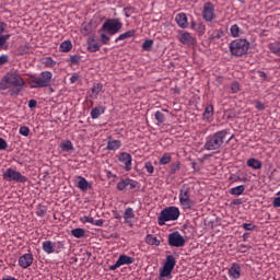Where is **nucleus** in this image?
Returning a JSON list of instances; mask_svg holds the SVG:
<instances>
[{"instance_id": "f257e3e1", "label": "nucleus", "mask_w": 280, "mask_h": 280, "mask_svg": "<svg viewBox=\"0 0 280 280\" xmlns=\"http://www.w3.org/2000/svg\"><path fill=\"white\" fill-rule=\"evenodd\" d=\"M52 79L51 71H42L39 74H30L26 82L31 89H47V86H51Z\"/></svg>"}, {"instance_id": "f03ea898", "label": "nucleus", "mask_w": 280, "mask_h": 280, "mask_svg": "<svg viewBox=\"0 0 280 280\" xmlns=\"http://www.w3.org/2000/svg\"><path fill=\"white\" fill-rule=\"evenodd\" d=\"M228 136L229 130L226 129L217 131L213 135L208 136L203 145L205 150H208L209 152L220 150L226 142Z\"/></svg>"}, {"instance_id": "7ed1b4c3", "label": "nucleus", "mask_w": 280, "mask_h": 280, "mask_svg": "<svg viewBox=\"0 0 280 280\" xmlns=\"http://www.w3.org/2000/svg\"><path fill=\"white\" fill-rule=\"evenodd\" d=\"M25 80L16 72H7L0 81V91H8L9 89H23Z\"/></svg>"}, {"instance_id": "20e7f679", "label": "nucleus", "mask_w": 280, "mask_h": 280, "mask_svg": "<svg viewBox=\"0 0 280 280\" xmlns=\"http://www.w3.org/2000/svg\"><path fill=\"white\" fill-rule=\"evenodd\" d=\"M124 27V23L119 18L116 19H107L102 27L101 32H104L105 34H109V36H115V34H119Z\"/></svg>"}, {"instance_id": "39448f33", "label": "nucleus", "mask_w": 280, "mask_h": 280, "mask_svg": "<svg viewBox=\"0 0 280 280\" xmlns=\"http://www.w3.org/2000/svg\"><path fill=\"white\" fill-rule=\"evenodd\" d=\"M180 218V210L176 207H168L161 211L158 222L163 226L166 222H172Z\"/></svg>"}, {"instance_id": "423d86ee", "label": "nucleus", "mask_w": 280, "mask_h": 280, "mask_svg": "<svg viewBox=\"0 0 280 280\" xmlns=\"http://www.w3.org/2000/svg\"><path fill=\"white\" fill-rule=\"evenodd\" d=\"M250 49V43L246 39H234L230 43V51L232 56H244Z\"/></svg>"}, {"instance_id": "0eeeda50", "label": "nucleus", "mask_w": 280, "mask_h": 280, "mask_svg": "<svg viewBox=\"0 0 280 280\" xmlns=\"http://www.w3.org/2000/svg\"><path fill=\"white\" fill-rule=\"evenodd\" d=\"M179 205L185 211L194 209V200H191V189L189 187L179 189Z\"/></svg>"}, {"instance_id": "6e6552de", "label": "nucleus", "mask_w": 280, "mask_h": 280, "mask_svg": "<svg viewBox=\"0 0 280 280\" xmlns=\"http://www.w3.org/2000/svg\"><path fill=\"white\" fill-rule=\"evenodd\" d=\"M176 267V257L173 255L166 256V260L163 265V268L160 269V277L172 279V271Z\"/></svg>"}, {"instance_id": "1a4fd4ad", "label": "nucleus", "mask_w": 280, "mask_h": 280, "mask_svg": "<svg viewBox=\"0 0 280 280\" xmlns=\"http://www.w3.org/2000/svg\"><path fill=\"white\" fill-rule=\"evenodd\" d=\"M2 178L9 183H27V177L13 168H7L2 174Z\"/></svg>"}, {"instance_id": "9d476101", "label": "nucleus", "mask_w": 280, "mask_h": 280, "mask_svg": "<svg viewBox=\"0 0 280 280\" xmlns=\"http://www.w3.org/2000/svg\"><path fill=\"white\" fill-rule=\"evenodd\" d=\"M202 19L207 23H211L212 21H215L218 15L215 14V4H212L210 1L206 2L203 4L202 9Z\"/></svg>"}, {"instance_id": "9b49d317", "label": "nucleus", "mask_w": 280, "mask_h": 280, "mask_svg": "<svg viewBox=\"0 0 280 280\" xmlns=\"http://www.w3.org/2000/svg\"><path fill=\"white\" fill-rule=\"evenodd\" d=\"M65 242L59 241L57 243H54L51 241H45L42 243V249L46 255H52V253H60V250H57L56 248H63Z\"/></svg>"}, {"instance_id": "f8f14e48", "label": "nucleus", "mask_w": 280, "mask_h": 280, "mask_svg": "<svg viewBox=\"0 0 280 280\" xmlns=\"http://www.w3.org/2000/svg\"><path fill=\"white\" fill-rule=\"evenodd\" d=\"M168 244L174 248H182L185 246V236L180 232H173L168 235Z\"/></svg>"}, {"instance_id": "ddd939ff", "label": "nucleus", "mask_w": 280, "mask_h": 280, "mask_svg": "<svg viewBox=\"0 0 280 280\" xmlns=\"http://www.w3.org/2000/svg\"><path fill=\"white\" fill-rule=\"evenodd\" d=\"M177 39L179 43H182V45H187L188 47L196 45V37H194L191 33L187 31H179Z\"/></svg>"}, {"instance_id": "4468645a", "label": "nucleus", "mask_w": 280, "mask_h": 280, "mask_svg": "<svg viewBox=\"0 0 280 280\" xmlns=\"http://www.w3.org/2000/svg\"><path fill=\"white\" fill-rule=\"evenodd\" d=\"M130 264H135L133 257L120 255L117 261L109 267V270H117V268H121V266H130Z\"/></svg>"}, {"instance_id": "2eb2a0df", "label": "nucleus", "mask_w": 280, "mask_h": 280, "mask_svg": "<svg viewBox=\"0 0 280 280\" xmlns=\"http://www.w3.org/2000/svg\"><path fill=\"white\" fill-rule=\"evenodd\" d=\"M18 264L20 268H23L24 270L30 268V266L34 264V255L32 253H27L20 256Z\"/></svg>"}, {"instance_id": "dca6fc26", "label": "nucleus", "mask_w": 280, "mask_h": 280, "mask_svg": "<svg viewBox=\"0 0 280 280\" xmlns=\"http://www.w3.org/2000/svg\"><path fill=\"white\" fill-rule=\"evenodd\" d=\"M228 276L232 280H240L242 278V265L234 262L228 270Z\"/></svg>"}, {"instance_id": "f3484780", "label": "nucleus", "mask_w": 280, "mask_h": 280, "mask_svg": "<svg viewBox=\"0 0 280 280\" xmlns=\"http://www.w3.org/2000/svg\"><path fill=\"white\" fill-rule=\"evenodd\" d=\"M119 163H122L125 165L126 172H130L132 170V155L128 152H121L118 155Z\"/></svg>"}, {"instance_id": "a211bd4d", "label": "nucleus", "mask_w": 280, "mask_h": 280, "mask_svg": "<svg viewBox=\"0 0 280 280\" xmlns=\"http://www.w3.org/2000/svg\"><path fill=\"white\" fill-rule=\"evenodd\" d=\"M175 22L177 23L178 27H180L182 30H187V27H189V22L186 13H178L175 16Z\"/></svg>"}, {"instance_id": "6ab92c4d", "label": "nucleus", "mask_w": 280, "mask_h": 280, "mask_svg": "<svg viewBox=\"0 0 280 280\" xmlns=\"http://www.w3.org/2000/svg\"><path fill=\"white\" fill-rule=\"evenodd\" d=\"M88 49L92 54H95V51H100L102 49V45L100 42L95 40V37L88 38Z\"/></svg>"}, {"instance_id": "aec40b11", "label": "nucleus", "mask_w": 280, "mask_h": 280, "mask_svg": "<svg viewBox=\"0 0 280 280\" xmlns=\"http://www.w3.org/2000/svg\"><path fill=\"white\" fill-rule=\"evenodd\" d=\"M78 184L77 187L79 189H81V191H89V189H91V183H89V180H86V178L82 177V176H78Z\"/></svg>"}, {"instance_id": "412c9836", "label": "nucleus", "mask_w": 280, "mask_h": 280, "mask_svg": "<svg viewBox=\"0 0 280 280\" xmlns=\"http://www.w3.org/2000/svg\"><path fill=\"white\" fill-rule=\"evenodd\" d=\"M124 220L125 224H132V220H135V210L132 208L125 209Z\"/></svg>"}, {"instance_id": "4be33fe9", "label": "nucleus", "mask_w": 280, "mask_h": 280, "mask_svg": "<svg viewBox=\"0 0 280 280\" xmlns=\"http://www.w3.org/2000/svg\"><path fill=\"white\" fill-rule=\"evenodd\" d=\"M104 113H106V107L104 106H97V107H94L92 110H91V117L93 119H100V116L101 115H104Z\"/></svg>"}, {"instance_id": "5701e85b", "label": "nucleus", "mask_w": 280, "mask_h": 280, "mask_svg": "<svg viewBox=\"0 0 280 280\" xmlns=\"http://www.w3.org/2000/svg\"><path fill=\"white\" fill-rule=\"evenodd\" d=\"M135 34H137V31L129 30L125 33H121L116 39L115 43H119V40H126L128 38H133Z\"/></svg>"}, {"instance_id": "b1692460", "label": "nucleus", "mask_w": 280, "mask_h": 280, "mask_svg": "<svg viewBox=\"0 0 280 280\" xmlns=\"http://www.w3.org/2000/svg\"><path fill=\"white\" fill-rule=\"evenodd\" d=\"M205 121H213V105H208L203 112Z\"/></svg>"}, {"instance_id": "393cba45", "label": "nucleus", "mask_w": 280, "mask_h": 280, "mask_svg": "<svg viewBox=\"0 0 280 280\" xmlns=\"http://www.w3.org/2000/svg\"><path fill=\"white\" fill-rule=\"evenodd\" d=\"M145 243L149 244V246H161V241L152 234L145 236Z\"/></svg>"}, {"instance_id": "a878e982", "label": "nucleus", "mask_w": 280, "mask_h": 280, "mask_svg": "<svg viewBox=\"0 0 280 280\" xmlns=\"http://www.w3.org/2000/svg\"><path fill=\"white\" fill-rule=\"evenodd\" d=\"M102 89H104V85L102 83H96L91 89L92 93L90 94V97H93L94 100H97V95L102 93Z\"/></svg>"}, {"instance_id": "bb28decb", "label": "nucleus", "mask_w": 280, "mask_h": 280, "mask_svg": "<svg viewBox=\"0 0 280 280\" xmlns=\"http://www.w3.org/2000/svg\"><path fill=\"white\" fill-rule=\"evenodd\" d=\"M247 166L252 167V170H261V161L255 158H250L247 160Z\"/></svg>"}, {"instance_id": "cd10ccee", "label": "nucleus", "mask_w": 280, "mask_h": 280, "mask_svg": "<svg viewBox=\"0 0 280 280\" xmlns=\"http://www.w3.org/2000/svg\"><path fill=\"white\" fill-rule=\"evenodd\" d=\"M42 63L44 65V67H46L47 69H54V67H56L57 62L56 60H54V58L51 57H45L42 59Z\"/></svg>"}, {"instance_id": "c85d7f7f", "label": "nucleus", "mask_w": 280, "mask_h": 280, "mask_svg": "<svg viewBox=\"0 0 280 280\" xmlns=\"http://www.w3.org/2000/svg\"><path fill=\"white\" fill-rule=\"evenodd\" d=\"M246 190V186L240 185L230 189L231 196H242Z\"/></svg>"}, {"instance_id": "c756f323", "label": "nucleus", "mask_w": 280, "mask_h": 280, "mask_svg": "<svg viewBox=\"0 0 280 280\" xmlns=\"http://www.w3.org/2000/svg\"><path fill=\"white\" fill-rule=\"evenodd\" d=\"M230 33L233 38H240V36H242V30L237 24H234L230 27Z\"/></svg>"}, {"instance_id": "7c9ffc66", "label": "nucleus", "mask_w": 280, "mask_h": 280, "mask_svg": "<svg viewBox=\"0 0 280 280\" xmlns=\"http://www.w3.org/2000/svg\"><path fill=\"white\" fill-rule=\"evenodd\" d=\"M71 235L73 237H77V240H80V238L84 237V235H86V231H84V229H82V228H77V229L71 230Z\"/></svg>"}, {"instance_id": "2f4dec72", "label": "nucleus", "mask_w": 280, "mask_h": 280, "mask_svg": "<svg viewBox=\"0 0 280 280\" xmlns=\"http://www.w3.org/2000/svg\"><path fill=\"white\" fill-rule=\"evenodd\" d=\"M121 148V142L119 140H108L107 150H119Z\"/></svg>"}, {"instance_id": "473e14b6", "label": "nucleus", "mask_w": 280, "mask_h": 280, "mask_svg": "<svg viewBox=\"0 0 280 280\" xmlns=\"http://www.w3.org/2000/svg\"><path fill=\"white\" fill-rule=\"evenodd\" d=\"M10 34L0 35V51L1 49H8V40H10Z\"/></svg>"}, {"instance_id": "72a5a7b5", "label": "nucleus", "mask_w": 280, "mask_h": 280, "mask_svg": "<svg viewBox=\"0 0 280 280\" xmlns=\"http://www.w3.org/2000/svg\"><path fill=\"white\" fill-rule=\"evenodd\" d=\"M70 49H73V44H71V40H65L60 44V51L67 54Z\"/></svg>"}, {"instance_id": "f704fd0d", "label": "nucleus", "mask_w": 280, "mask_h": 280, "mask_svg": "<svg viewBox=\"0 0 280 280\" xmlns=\"http://www.w3.org/2000/svg\"><path fill=\"white\" fill-rule=\"evenodd\" d=\"M62 152H71L73 150V143L70 140L60 143Z\"/></svg>"}, {"instance_id": "c9c22d12", "label": "nucleus", "mask_w": 280, "mask_h": 280, "mask_svg": "<svg viewBox=\"0 0 280 280\" xmlns=\"http://www.w3.org/2000/svg\"><path fill=\"white\" fill-rule=\"evenodd\" d=\"M160 165H168V163H172V154L164 153L162 158L160 159Z\"/></svg>"}, {"instance_id": "e433bc0d", "label": "nucleus", "mask_w": 280, "mask_h": 280, "mask_svg": "<svg viewBox=\"0 0 280 280\" xmlns=\"http://www.w3.org/2000/svg\"><path fill=\"white\" fill-rule=\"evenodd\" d=\"M116 187H117L118 191H124V189H128L127 178L121 179L120 182H118Z\"/></svg>"}, {"instance_id": "4c0bfd02", "label": "nucleus", "mask_w": 280, "mask_h": 280, "mask_svg": "<svg viewBox=\"0 0 280 280\" xmlns=\"http://www.w3.org/2000/svg\"><path fill=\"white\" fill-rule=\"evenodd\" d=\"M154 45V40L152 39H147L143 44H142V49L144 51H150L152 49V46Z\"/></svg>"}, {"instance_id": "58836bf2", "label": "nucleus", "mask_w": 280, "mask_h": 280, "mask_svg": "<svg viewBox=\"0 0 280 280\" xmlns=\"http://www.w3.org/2000/svg\"><path fill=\"white\" fill-rule=\"evenodd\" d=\"M179 170H180V162H175L170 166L171 174H176V172H178Z\"/></svg>"}, {"instance_id": "ea45409f", "label": "nucleus", "mask_w": 280, "mask_h": 280, "mask_svg": "<svg viewBox=\"0 0 280 280\" xmlns=\"http://www.w3.org/2000/svg\"><path fill=\"white\" fill-rule=\"evenodd\" d=\"M124 12H125L126 19H130V16H132V14H135V8L133 7H126L124 9Z\"/></svg>"}, {"instance_id": "a19ab883", "label": "nucleus", "mask_w": 280, "mask_h": 280, "mask_svg": "<svg viewBox=\"0 0 280 280\" xmlns=\"http://www.w3.org/2000/svg\"><path fill=\"white\" fill-rule=\"evenodd\" d=\"M80 222H82V224H93V217H88V215H84V217H81L80 219Z\"/></svg>"}, {"instance_id": "79ce46f5", "label": "nucleus", "mask_w": 280, "mask_h": 280, "mask_svg": "<svg viewBox=\"0 0 280 280\" xmlns=\"http://www.w3.org/2000/svg\"><path fill=\"white\" fill-rule=\"evenodd\" d=\"M137 185H139V182L127 177V187L129 189H136Z\"/></svg>"}, {"instance_id": "37998d69", "label": "nucleus", "mask_w": 280, "mask_h": 280, "mask_svg": "<svg viewBox=\"0 0 280 280\" xmlns=\"http://www.w3.org/2000/svg\"><path fill=\"white\" fill-rule=\"evenodd\" d=\"M207 26L203 23H198L195 28V32H197L198 34H205Z\"/></svg>"}, {"instance_id": "c03bdc74", "label": "nucleus", "mask_w": 280, "mask_h": 280, "mask_svg": "<svg viewBox=\"0 0 280 280\" xmlns=\"http://www.w3.org/2000/svg\"><path fill=\"white\" fill-rule=\"evenodd\" d=\"M144 170L148 172V174H154V165H152V162H145Z\"/></svg>"}, {"instance_id": "a18cd8bd", "label": "nucleus", "mask_w": 280, "mask_h": 280, "mask_svg": "<svg viewBox=\"0 0 280 280\" xmlns=\"http://www.w3.org/2000/svg\"><path fill=\"white\" fill-rule=\"evenodd\" d=\"M20 135H22V137H30V127L27 126H22L20 127Z\"/></svg>"}, {"instance_id": "49530a36", "label": "nucleus", "mask_w": 280, "mask_h": 280, "mask_svg": "<svg viewBox=\"0 0 280 280\" xmlns=\"http://www.w3.org/2000/svg\"><path fill=\"white\" fill-rule=\"evenodd\" d=\"M155 119L159 124H163V121H165V115L158 110L155 112Z\"/></svg>"}, {"instance_id": "de8ad7c7", "label": "nucleus", "mask_w": 280, "mask_h": 280, "mask_svg": "<svg viewBox=\"0 0 280 280\" xmlns=\"http://www.w3.org/2000/svg\"><path fill=\"white\" fill-rule=\"evenodd\" d=\"M242 226L245 231H255V229H257V225L253 223H243Z\"/></svg>"}, {"instance_id": "09e8293b", "label": "nucleus", "mask_w": 280, "mask_h": 280, "mask_svg": "<svg viewBox=\"0 0 280 280\" xmlns=\"http://www.w3.org/2000/svg\"><path fill=\"white\" fill-rule=\"evenodd\" d=\"M231 93H240V83L238 82H233L231 84Z\"/></svg>"}, {"instance_id": "8fccbe9b", "label": "nucleus", "mask_w": 280, "mask_h": 280, "mask_svg": "<svg viewBox=\"0 0 280 280\" xmlns=\"http://www.w3.org/2000/svg\"><path fill=\"white\" fill-rule=\"evenodd\" d=\"M101 40L103 43V45H108L110 43V37H108V35H106V33L101 34Z\"/></svg>"}, {"instance_id": "3c124183", "label": "nucleus", "mask_w": 280, "mask_h": 280, "mask_svg": "<svg viewBox=\"0 0 280 280\" xmlns=\"http://www.w3.org/2000/svg\"><path fill=\"white\" fill-rule=\"evenodd\" d=\"M82 32H83V34H91V24H89V23L83 24Z\"/></svg>"}, {"instance_id": "603ef678", "label": "nucleus", "mask_w": 280, "mask_h": 280, "mask_svg": "<svg viewBox=\"0 0 280 280\" xmlns=\"http://www.w3.org/2000/svg\"><path fill=\"white\" fill-rule=\"evenodd\" d=\"M70 62H71V65H78V62H80V56H78V55L71 56Z\"/></svg>"}, {"instance_id": "864d4df0", "label": "nucleus", "mask_w": 280, "mask_h": 280, "mask_svg": "<svg viewBox=\"0 0 280 280\" xmlns=\"http://www.w3.org/2000/svg\"><path fill=\"white\" fill-rule=\"evenodd\" d=\"M0 150H8V142L3 138H0Z\"/></svg>"}, {"instance_id": "5fc2aeb1", "label": "nucleus", "mask_w": 280, "mask_h": 280, "mask_svg": "<svg viewBox=\"0 0 280 280\" xmlns=\"http://www.w3.org/2000/svg\"><path fill=\"white\" fill-rule=\"evenodd\" d=\"M8 60H10V57H8V55L0 56V66L7 65Z\"/></svg>"}, {"instance_id": "6e6d98bb", "label": "nucleus", "mask_w": 280, "mask_h": 280, "mask_svg": "<svg viewBox=\"0 0 280 280\" xmlns=\"http://www.w3.org/2000/svg\"><path fill=\"white\" fill-rule=\"evenodd\" d=\"M270 50L272 51V54H280V48L277 44L271 45Z\"/></svg>"}, {"instance_id": "4d7b16f0", "label": "nucleus", "mask_w": 280, "mask_h": 280, "mask_svg": "<svg viewBox=\"0 0 280 280\" xmlns=\"http://www.w3.org/2000/svg\"><path fill=\"white\" fill-rule=\"evenodd\" d=\"M78 80H80V75L78 73H74L70 78V83L75 84V82H78Z\"/></svg>"}, {"instance_id": "13d9d810", "label": "nucleus", "mask_w": 280, "mask_h": 280, "mask_svg": "<svg viewBox=\"0 0 280 280\" xmlns=\"http://www.w3.org/2000/svg\"><path fill=\"white\" fill-rule=\"evenodd\" d=\"M7 27L8 24H5V22H0V36H3V32H5Z\"/></svg>"}, {"instance_id": "bf43d9fd", "label": "nucleus", "mask_w": 280, "mask_h": 280, "mask_svg": "<svg viewBox=\"0 0 280 280\" xmlns=\"http://www.w3.org/2000/svg\"><path fill=\"white\" fill-rule=\"evenodd\" d=\"M272 205H273L275 209H279V207H280V197H276L272 201Z\"/></svg>"}, {"instance_id": "052dcab7", "label": "nucleus", "mask_w": 280, "mask_h": 280, "mask_svg": "<svg viewBox=\"0 0 280 280\" xmlns=\"http://www.w3.org/2000/svg\"><path fill=\"white\" fill-rule=\"evenodd\" d=\"M93 226H104V220L103 219H100V220H94L93 221Z\"/></svg>"}, {"instance_id": "680f3d73", "label": "nucleus", "mask_w": 280, "mask_h": 280, "mask_svg": "<svg viewBox=\"0 0 280 280\" xmlns=\"http://www.w3.org/2000/svg\"><path fill=\"white\" fill-rule=\"evenodd\" d=\"M36 104H38L36 100L28 101V108H36Z\"/></svg>"}, {"instance_id": "e2e57ef3", "label": "nucleus", "mask_w": 280, "mask_h": 280, "mask_svg": "<svg viewBox=\"0 0 280 280\" xmlns=\"http://www.w3.org/2000/svg\"><path fill=\"white\" fill-rule=\"evenodd\" d=\"M256 108L258 109V110H264V104H261V102H257L256 103Z\"/></svg>"}, {"instance_id": "0e129e2a", "label": "nucleus", "mask_w": 280, "mask_h": 280, "mask_svg": "<svg viewBox=\"0 0 280 280\" xmlns=\"http://www.w3.org/2000/svg\"><path fill=\"white\" fill-rule=\"evenodd\" d=\"M21 93V89L11 91V95H19Z\"/></svg>"}, {"instance_id": "69168bd1", "label": "nucleus", "mask_w": 280, "mask_h": 280, "mask_svg": "<svg viewBox=\"0 0 280 280\" xmlns=\"http://www.w3.org/2000/svg\"><path fill=\"white\" fill-rule=\"evenodd\" d=\"M197 23H196V21H191L190 22V27H191V30H195L196 27H197Z\"/></svg>"}, {"instance_id": "338daca9", "label": "nucleus", "mask_w": 280, "mask_h": 280, "mask_svg": "<svg viewBox=\"0 0 280 280\" xmlns=\"http://www.w3.org/2000/svg\"><path fill=\"white\" fill-rule=\"evenodd\" d=\"M248 237H250V234H249V233H244V234H243V240H244V242H246V240H248Z\"/></svg>"}, {"instance_id": "774afa93", "label": "nucleus", "mask_w": 280, "mask_h": 280, "mask_svg": "<svg viewBox=\"0 0 280 280\" xmlns=\"http://www.w3.org/2000/svg\"><path fill=\"white\" fill-rule=\"evenodd\" d=\"M260 78H264L266 80V78H268V75L266 74V72H259Z\"/></svg>"}]
</instances>
